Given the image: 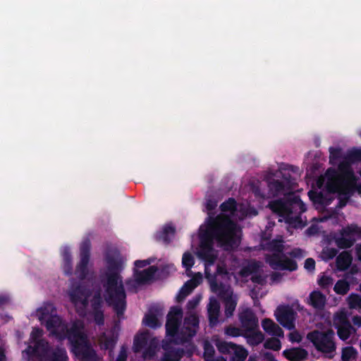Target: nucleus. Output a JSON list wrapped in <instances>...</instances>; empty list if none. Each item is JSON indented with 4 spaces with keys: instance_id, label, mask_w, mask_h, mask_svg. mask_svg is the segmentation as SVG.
<instances>
[{
    "instance_id": "1",
    "label": "nucleus",
    "mask_w": 361,
    "mask_h": 361,
    "mask_svg": "<svg viewBox=\"0 0 361 361\" xmlns=\"http://www.w3.org/2000/svg\"><path fill=\"white\" fill-rule=\"evenodd\" d=\"M89 251L90 243L85 241L80 247V259L75 272L80 283L78 285L73 283L68 295L80 316L101 324L104 319L102 307L104 301L114 307L118 315H121L125 310L126 294L118 275L123 268L125 259L116 251L108 255L103 288L90 293L87 286L91 283L93 273L88 267Z\"/></svg>"
},
{
    "instance_id": "2",
    "label": "nucleus",
    "mask_w": 361,
    "mask_h": 361,
    "mask_svg": "<svg viewBox=\"0 0 361 361\" xmlns=\"http://www.w3.org/2000/svg\"><path fill=\"white\" fill-rule=\"evenodd\" d=\"M217 205V201L208 198L206 200L205 209L208 217L200 227L199 247H195V240H192V248L200 259V252H204L205 257H216V251L213 247L214 242L225 250L233 249L239 244L241 231L237 224L238 220L246 216L257 214L255 204L250 203L236 204L233 198L223 202L220 206L221 212L216 217L212 216V210Z\"/></svg>"
},
{
    "instance_id": "3",
    "label": "nucleus",
    "mask_w": 361,
    "mask_h": 361,
    "mask_svg": "<svg viewBox=\"0 0 361 361\" xmlns=\"http://www.w3.org/2000/svg\"><path fill=\"white\" fill-rule=\"evenodd\" d=\"M200 259L204 263V274L212 292L219 295L225 302V313L227 317L233 315L237 304V298L233 295L230 288L232 280L238 283L240 278H247L255 283L263 284L267 275L260 263L252 262L247 266L240 269L238 275H234L238 267L239 262L236 259L231 262L232 268L229 271L225 269L224 262L218 259L217 256L213 257H205L204 252H200Z\"/></svg>"
},
{
    "instance_id": "4",
    "label": "nucleus",
    "mask_w": 361,
    "mask_h": 361,
    "mask_svg": "<svg viewBox=\"0 0 361 361\" xmlns=\"http://www.w3.org/2000/svg\"><path fill=\"white\" fill-rule=\"evenodd\" d=\"M330 162L331 164H338V169H329L324 176L317 180V186L320 191L310 190V198L318 210H322L328 205L337 195L339 199V207L345 205L353 190L356 188L361 194V184L357 185V178L347 160H341L339 149L330 147Z\"/></svg>"
},
{
    "instance_id": "5",
    "label": "nucleus",
    "mask_w": 361,
    "mask_h": 361,
    "mask_svg": "<svg viewBox=\"0 0 361 361\" xmlns=\"http://www.w3.org/2000/svg\"><path fill=\"white\" fill-rule=\"evenodd\" d=\"M55 312L51 303H45L36 312V316L45 324L49 335L59 341L67 339L73 353L83 361H102L90 345L83 324L80 321L67 324Z\"/></svg>"
},
{
    "instance_id": "6",
    "label": "nucleus",
    "mask_w": 361,
    "mask_h": 361,
    "mask_svg": "<svg viewBox=\"0 0 361 361\" xmlns=\"http://www.w3.org/2000/svg\"><path fill=\"white\" fill-rule=\"evenodd\" d=\"M201 299V295H196L188 302L187 316L183 324L180 322L183 317L182 310L178 307L171 309L166 324V336L170 342L183 343L195 335L199 321L195 309Z\"/></svg>"
},
{
    "instance_id": "7",
    "label": "nucleus",
    "mask_w": 361,
    "mask_h": 361,
    "mask_svg": "<svg viewBox=\"0 0 361 361\" xmlns=\"http://www.w3.org/2000/svg\"><path fill=\"white\" fill-rule=\"evenodd\" d=\"M42 330L34 328L30 334L29 345L23 351L22 356L25 361H68V357L64 348L51 346L42 339Z\"/></svg>"
},
{
    "instance_id": "8",
    "label": "nucleus",
    "mask_w": 361,
    "mask_h": 361,
    "mask_svg": "<svg viewBox=\"0 0 361 361\" xmlns=\"http://www.w3.org/2000/svg\"><path fill=\"white\" fill-rule=\"evenodd\" d=\"M262 246L263 249L271 254L267 256V262L274 269L293 271L297 269L296 263L286 257L289 254L292 257L300 258L305 256V252L300 248H295L292 252L287 251L281 239L267 242V237H262Z\"/></svg>"
},
{
    "instance_id": "9",
    "label": "nucleus",
    "mask_w": 361,
    "mask_h": 361,
    "mask_svg": "<svg viewBox=\"0 0 361 361\" xmlns=\"http://www.w3.org/2000/svg\"><path fill=\"white\" fill-rule=\"evenodd\" d=\"M281 173V172H279L273 177H268L265 183L255 180L250 184V188L257 202L256 206L262 207L266 199L290 193V181L287 177H284L283 180L280 181L279 178Z\"/></svg>"
},
{
    "instance_id": "10",
    "label": "nucleus",
    "mask_w": 361,
    "mask_h": 361,
    "mask_svg": "<svg viewBox=\"0 0 361 361\" xmlns=\"http://www.w3.org/2000/svg\"><path fill=\"white\" fill-rule=\"evenodd\" d=\"M271 209L283 218L289 226L294 228L304 226L298 214L306 210L305 204L297 196L290 197L286 203L275 201L269 204Z\"/></svg>"
},
{
    "instance_id": "11",
    "label": "nucleus",
    "mask_w": 361,
    "mask_h": 361,
    "mask_svg": "<svg viewBox=\"0 0 361 361\" xmlns=\"http://www.w3.org/2000/svg\"><path fill=\"white\" fill-rule=\"evenodd\" d=\"M334 332L332 329L326 331H314L307 334V338L310 341L317 350L332 357L336 350L334 341Z\"/></svg>"
},
{
    "instance_id": "12",
    "label": "nucleus",
    "mask_w": 361,
    "mask_h": 361,
    "mask_svg": "<svg viewBox=\"0 0 361 361\" xmlns=\"http://www.w3.org/2000/svg\"><path fill=\"white\" fill-rule=\"evenodd\" d=\"M334 239L340 248L351 247L354 243L361 238V228L355 224L349 225L343 228L339 233L334 235Z\"/></svg>"
},
{
    "instance_id": "13",
    "label": "nucleus",
    "mask_w": 361,
    "mask_h": 361,
    "mask_svg": "<svg viewBox=\"0 0 361 361\" xmlns=\"http://www.w3.org/2000/svg\"><path fill=\"white\" fill-rule=\"evenodd\" d=\"M212 341L221 353L232 355L230 361H245L248 355L246 349L241 345L220 341L217 336H214Z\"/></svg>"
},
{
    "instance_id": "14",
    "label": "nucleus",
    "mask_w": 361,
    "mask_h": 361,
    "mask_svg": "<svg viewBox=\"0 0 361 361\" xmlns=\"http://www.w3.org/2000/svg\"><path fill=\"white\" fill-rule=\"evenodd\" d=\"M154 260L153 258H149L135 262L134 277L137 282H146L154 278L157 271V268L154 266L148 267Z\"/></svg>"
},
{
    "instance_id": "15",
    "label": "nucleus",
    "mask_w": 361,
    "mask_h": 361,
    "mask_svg": "<svg viewBox=\"0 0 361 361\" xmlns=\"http://www.w3.org/2000/svg\"><path fill=\"white\" fill-rule=\"evenodd\" d=\"M274 316L284 328L293 330L295 329L296 313L293 309L288 305H282L277 307Z\"/></svg>"
},
{
    "instance_id": "16",
    "label": "nucleus",
    "mask_w": 361,
    "mask_h": 361,
    "mask_svg": "<svg viewBox=\"0 0 361 361\" xmlns=\"http://www.w3.org/2000/svg\"><path fill=\"white\" fill-rule=\"evenodd\" d=\"M203 280L202 274L200 272L196 273L192 278L188 281L179 290L176 295V300H183Z\"/></svg>"
},
{
    "instance_id": "17",
    "label": "nucleus",
    "mask_w": 361,
    "mask_h": 361,
    "mask_svg": "<svg viewBox=\"0 0 361 361\" xmlns=\"http://www.w3.org/2000/svg\"><path fill=\"white\" fill-rule=\"evenodd\" d=\"M239 319L243 331H252L258 326V319L249 308L242 309L239 314Z\"/></svg>"
},
{
    "instance_id": "18",
    "label": "nucleus",
    "mask_w": 361,
    "mask_h": 361,
    "mask_svg": "<svg viewBox=\"0 0 361 361\" xmlns=\"http://www.w3.org/2000/svg\"><path fill=\"white\" fill-rule=\"evenodd\" d=\"M163 319V312L160 308H152L143 319L145 325L156 328L160 326Z\"/></svg>"
},
{
    "instance_id": "19",
    "label": "nucleus",
    "mask_w": 361,
    "mask_h": 361,
    "mask_svg": "<svg viewBox=\"0 0 361 361\" xmlns=\"http://www.w3.org/2000/svg\"><path fill=\"white\" fill-rule=\"evenodd\" d=\"M262 326L268 334L276 337H283L282 329L270 319H264L262 322Z\"/></svg>"
},
{
    "instance_id": "20",
    "label": "nucleus",
    "mask_w": 361,
    "mask_h": 361,
    "mask_svg": "<svg viewBox=\"0 0 361 361\" xmlns=\"http://www.w3.org/2000/svg\"><path fill=\"white\" fill-rule=\"evenodd\" d=\"M307 303L315 309L322 310L326 304V296L319 290H314L310 294Z\"/></svg>"
},
{
    "instance_id": "21",
    "label": "nucleus",
    "mask_w": 361,
    "mask_h": 361,
    "mask_svg": "<svg viewBox=\"0 0 361 361\" xmlns=\"http://www.w3.org/2000/svg\"><path fill=\"white\" fill-rule=\"evenodd\" d=\"M118 338V333L114 329L105 332L99 338V343L102 348L111 349L114 346Z\"/></svg>"
},
{
    "instance_id": "22",
    "label": "nucleus",
    "mask_w": 361,
    "mask_h": 361,
    "mask_svg": "<svg viewBox=\"0 0 361 361\" xmlns=\"http://www.w3.org/2000/svg\"><path fill=\"white\" fill-rule=\"evenodd\" d=\"M283 355L290 361H302L306 359L307 352L300 348H293L285 350L283 352Z\"/></svg>"
},
{
    "instance_id": "23",
    "label": "nucleus",
    "mask_w": 361,
    "mask_h": 361,
    "mask_svg": "<svg viewBox=\"0 0 361 361\" xmlns=\"http://www.w3.org/2000/svg\"><path fill=\"white\" fill-rule=\"evenodd\" d=\"M219 308V303L218 302L216 299L211 298L207 309L209 322L212 325L216 324L218 322Z\"/></svg>"
},
{
    "instance_id": "24",
    "label": "nucleus",
    "mask_w": 361,
    "mask_h": 361,
    "mask_svg": "<svg viewBox=\"0 0 361 361\" xmlns=\"http://www.w3.org/2000/svg\"><path fill=\"white\" fill-rule=\"evenodd\" d=\"M245 333L243 336L246 338L247 342L251 345H257L262 343L264 340L263 334L259 331L254 329L252 331H244Z\"/></svg>"
},
{
    "instance_id": "25",
    "label": "nucleus",
    "mask_w": 361,
    "mask_h": 361,
    "mask_svg": "<svg viewBox=\"0 0 361 361\" xmlns=\"http://www.w3.org/2000/svg\"><path fill=\"white\" fill-rule=\"evenodd\" d=\"M352 262V256L348 252H342L336 258L338 269L343 271L347 269Z\"/></svg>"
},
{
    "instance_id": "26",
    "label": "nucleus",
    "mask_w": 361,
    "mask_h": 361,
    "mask_svg": "<svg viewBox=\"0 0 361 361\" xmlns=\"http://www.w3.org/2000/svg\"><path fill=\"white\" fill-rule=\"evenodd\" d=\"M163 347L166 350L164 361H178L181 357L183 352L179 350L169 347L167 343H164Z\"/></svg>"
},
{
    "instance_id": "27",
    "label": "nucleus",
    "mask_w": 361,
    "mask_h": 361,
    "mask_svg": "<svg viewBox=\"0 0 361 361\" xmlns=\"http://www.w3.org/2000/svg\"><path fill=\"white\" fill-rule=\"evenodd\" d=\"M333 323L335 328L349 324L347 310L343 308L336 312L333 317Z\"/></svg>"
},
{
    "instance_id": "28",
    "label": "nucleus",
    "mask_w": 361,
    "mask_h": 361,
    "mask_svg": "<svg viewBox=\"0 0 361 361\" xmlns=\"http://www.w3.org/2000/svg\"><path fill=\"white\" fill-rule=\"evenodd\" d=\"M195 263V258L189 252H185L182 257V266L185 269V273L188 276H192L191 268Z\"/></svg>"
},
{
    "instance_id": "29",
    "label": "nucleus",
    "mask_w": 361,
    "mask_h": 361,
    "mask_svg": "<svg viewBox=\"0 0 361 361\" xmlns=\"http://www.w3.org/2000/svg\"><path fill=\"white\" fill-rule=\"evenodd\" d=\"M61 255L63 257V269L65 274H70L71 273L72 267H71V257L70 254V250L68 247H63L61 249Z\"/></svg>"
},
{
    "instance_id": "30",
    "label": "nucleus",
    "mask_w": 361,
    "mask_h": 361,
    "mask_svg": "<svg viewBox=\"0 0 361 361\" xmlns=\"http://www.w3.org/2000/svg\"><path fill=\"white\" fill-rule=\"evenodd\" d=\"M338 337L343 341H347L352 334L355 333V329L350 325L347 324L336 328Z\"/></svg>"
},
{
    "instance_id": "31",
    "label": "nucleus",
    "mask_w": 361,
    "mask_h": 361,
    "mask_svg": "<svg viewBox=\"0 0 361 361\" xmlns=\"http://www.w3.org/2000/svg\"><path fill=\"white\" fill-rule=\"evenodd\" d=\"M174 233V228L171 225H166L160 231H159L157 233V238L167 243L170 241Z\"/></svg>"
},
{
    "instance_id": "32",
    "label": "nucleus",
    "mask_w": 361,
    "mask_h": 361,
    "mask_svg": "<svg viewBox=\"0 0 361 361\" xmlns=\"http://www.w3.org/2000/svg\"><path fill=\"white\" fill-rule=\"evenodd\" d=\"M148 338L147 333H141L137 334L134 339L133 349L135 352L141 350L147 344Z\"/></svg>"
},
{
    "instance_id": "33",
    "label": "nucleus",
    "mask_w": 361,
    "mask_h": 361,
    "mask_svg": "<svg viewBox=\"0 0 361 361\" xmlns=\"http://www.w3.org/2000/svg\"><path fill=\"white\" fill-rule=\"evenodd\" d=\"M348 303L351 309H361V295L350 294L348 298Z\"/></svg>"
},
{
    "instance_id": "34",
    "label": "nucleus",
    "mask_w": 361,
    "mask_h": 361,
    "mask_svg": "<svg viewBox=\"0 0 361 361\" xmlns=\"http://www.w3.org/2000/svg\"><path fill=\"white\" fill-rule=\"evenodd\" d=\"M334 290L337 294L345 295L349 290V284L343 280H339L335 284Z\"/></svg>"
},
{
    "instance_id": "35",
    "label": "nucleus",
    "mask_w": 361,
    "mask_h": 361,
    "mask_svg": "<svg viewBox=\"0 0 361 361\" xmlns=\"http://www.w3.org/2000/svg\"><path fill=\"white\" fill-rule=\"evenodd\" d=\"M357 351L353 347H346L343 349L342 359L344 361L354 360L356 357Z\"/></svg>"
},
{
    "instance_id": "36",
    "label": "nucleus",
    "mask_w": 361,
    "mask_h": 361,
    "mask_svg": "<svg viewBox=\"0 0 361 361\" xmlns=\"http://www.w3.org/2000/svg\"><path fill=\"white\" fill-rule=\"evenodd\" d=\"M337 253V250L333 247H325L320 254L322 260L328 261L333 259Z\"/></svg>"
},
{
    "instance_id": "37",
    "label": "nucleus",
    "mask_w": 361,
    "mask_h": 361,
    "mask_svg": "<svg viewBox=\"0 0 361 361\" xmlns=\"http://www.w3.org/2000/svg\"><path fill=\"white\" fill-rule=\"evenodd\" d=\"M264 345L265 348L271 349L274 350H279L281 348L280 341L276 338H271L267 339L265 341Z\"/></svg>"
},
{
    "instance_id": "38",
    "label": "nucleus",
    "mask_w": 361,
    "mask_h": 361,
    "mask_svg": "<svg viewBox=\"0 0 361 361\" xmlns=\"http://www.w3.org/2000/svg\"><path fill=\"white\" fill-rule=\"evenodd\" d=\"M334 279L326 273H323L318 279V283L323 288H327L333 284Z\"/></svg>"
},
{
    "instance_id": "39",
    "label": "nucleus",
    "mask_w": 361,
    "mask_h": 361,
    "mask_svg": "<svg viewBox=\"0 0 361 361\" xmlns=\"http://www.w3.org/2000/svg\"><path fill=\"white\" fill-rule=\"evenodd\" d=\"M204 356L206 361H212V357L214 354V349L213 346L208 342L204 343Z\"/></svg>"
},
{
    "instance_id": "40",
    "label": "nucleus",
    "mask_w": 361,
    "mask_h": 361,
    "mask_svg": "<svg viewBox=\"0 0 361 361\" xmlns=\"http://www.w3.org/2000/svg\"><path fill=\"white\" fill-rule=\"evenodd\" d=\"M225 334L233 337L243 336L244 334L240 329L231 326L225 329Z\"/></svg>"
},
{
    "instance_id": "41",
    "label": "nucleus",
    "mask_w": 361,
    "mask_h": 361,
    "mask_svg": "<svg viewBox=\"0 0 361 361\" xmlns=\"http://www.w3.org/2000/svg\"><path fill=\"white\" fill-rule=\"evenodd\" d=\"M288 339L292 343H300L302 336L298 331H293L288 334Z\"/></svg>"
},
{
    "instance_id": "42",
    "label": "nucleus",
    "mask_w": 361,
    "mask_h": 361,
    "mask_svg": "<svg viewBox=\"0 0 361 361\" xmlns=\"http://www.w3.org/2000/svg\"><path fill=\"white\" fill-rule=\"evenodd\" d=\"M315 262L312 258H308L305 262V268L309 271H312L314 269Z\"/></svg>"
},
{
    "instance_id": "43",
    "label": "nucleus",
    "mask_w": 361,
    "mask_h": 361,
    "mask_svg": "<svg viewBox=\"0 0 361 361\" xmlns=\"http://www.w3.org/2000/svg\"><path fill=\"white\" fill-rule=\"evenodd\" d=\"M127 357V350L126 348L122 347L121 349L120 353L117 357L116 361H126Z\"/></svg>"
},
{
    "instance_id": "44",
    "label": "nucleus",
    "mask_w": 361,
    "mask_h": 361,
    "mask_svg": "<svg viewBox=\"0 0 361 361\" xmlns=\"http://www.w3.org/2000/svg\"><path fill=\"white\" fill-rule=\"evenodd\" d=\"M319 231V228L317 225H312L307 231V233L309 235L317 234Z\"/></svg>"
},
{
    "instance_id": "45",
    "label": "nucleus",
    "mask_w": 361,
    "mask_h": 361,
    "mask_svg": "<svg viewBox=\"0 0 361 361\" xmlns=\"http://www.w3.org/2000/svg\"><path fill=\"white\" fill-rule=\"evenodd\" d=\"M9 301V298L7 295L0 293V307H2Z\"/></svg>"
},
{
    "instance_id": "46",
    "label": "nucleus",
    "mask_w": 361,
    "mask_h": 361,
    "mask_svg": "<svg viewBox=\"0 0 361 361\" xmlns=\"http://www.w3.org/2000/svg\"><path fill=\"white\" fill-rule=\"evenodd\" d=\"M353 323L357 327H361V317L355 316L353 318Z\"/></svg>"
},
{
    "instance_id": "47",
    "label": "nucleus",
    "mask_w": 361,
    "mask_h": 361,
    "mask_svg": "<svg viewBox=\"0 0 361 361\" xmlns=\"http://www.w3.org/2000/svg\"><path fill=\"white\" fill-rule=\"evenodd\" d=\"M356 251L359 259L361 260V245L357 246Z\"/></svg>"
},
{
    "instance_id": "48",
    "label": "nucleus",
    "mask_w": 361,
    "mask_h": 361,
    "mask_svg": "<svg viewBox=\"0 0 361 361\" xmlns=\"http://www.w3.org/2000/svg\"><path fill=\"white\" fill-rule=\"evenodd\" d=\"M0 361H5L4 353L0 349Z\"/></svg>"
},
{
    "instance_id": "49",
    "label": "nucleus",
    "mask_w": 361,
    "mask_h": 361,
    "mask_svg": "<svg viewBox=\"0 0 361 361\" xmlns=\"http://www.w3.org/2000/svg\"><path fill=\"white\" fill-rule=\"evenodd\" d=\"M143 355H144V357L146 359V358L150 357L152 355L151 354L150 352H149V353L148 352H145Z\"/></svg>"
},
{
    "instance_id": "50",
    "label": "nucleus",
    "mask_w": 361,
    "mask_h": 361,
    "mask_svg": "<svg viewBox=\"0 0 361 361\" xmlns=\"http://www.w3.org/2000/svg\"><path fill=\"white\" fill-rule=\"evenodd\" d=\"M215 361H226V359H224V357H218L217 359H216V360H215Z\"/></svg>"
},
{
    "instance_id": "51",
    "label": "nucleus",
    "mask_w": 361,
    "mask_h": 361,
    "mask_svg": "<svg viewBox=\"0 0 361 361\" xmlns=\"http://www.w3.org/2000/svg\"><path fill=\"white\" fill-rule=\"evenodd\" d=\"M248 361H256V360L253 357H250Z\"/></svg>"
},
{
    "instance_id": "52",
    "label": "nucleus",
    "mask_w": 361,
    "mask_h": 361,
    "mask_svg": "<svg viewBox=\"0 0 361 361\" xmlns=\"http://www.w3.org/2000/svg\"><path fill=\"white\" fill-rule=\"evenodd\" d=\"M360 291H361V283H360Z\"/></svg>"
},
{
    "instance_id": "53",
    "label": "nucleus",
    "mask_w": 361,
    "mask_h": 361,
    "mask_svg": "<svg viewBox=\"0 0 361 361\" xmlns=\"http://www.w3.org/2000/svg\"><path fill=\"white\" fill-rule=\"evenodd\" d=\"M360 176H361V170H360Z\"/></svg>"
}]
</instances>
